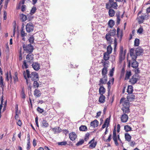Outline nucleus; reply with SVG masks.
Returning <instances> with one entry per match:
<instances>
[{
  "instance_id": "obj_59",
  "label": "nucleus",
  "mask_w": 150,
  "mask_h": 150,
  "mask_svg": "<svg viewBox=\"0 0 150 150\" xmlns=\"http://www.w3.org/2000/svg\"><path fill=\"white\" fill-rule=\"evenodd\" d=\"M27 146L26 149L27 150H29L30 148V142H27Z\"/></svg>"
},
{
  "instance_id": "obj_49",
  "label": "nucleus",
  "mask_w": 150,
  "mask_h": 150,
  "mask_svg": "<svg viewBox=\"0 0 150 150\" xmlns=\"http://www.w3.org/2000/svg\"><path fill=\"white\" fill-rule=\"evenodd\" d=\"M90 135V134L89 133H86L85 134L84 140L85 141H87L89 139V136Z\"/></svg>"
},
{
  "instance_id": "obj_7",
  "label": "nucleus",
  "mask_w": 150,
  "mask_h": 150,
  "mask_svg": "<svg viewBox=\"0 0 150 150\" xmlns=\"http://www.w3.org/2000/svg\"><path fill=\"white\" fill-rule=\"evenodd\" d=\"M139 79L140 76L139 75L137 74H135L129 79V82L131 84L134 85L137 82Z\"/></svg>"
},
{
  "instance_id": "obj_55",
  "label": "nucleus",
  "mask_w": 150,
  "mask_h": 150,
  "mask_svg": "<svg viewBox=\"0 0 150 150\" xmlns=\"http://www.w3.org/2000/svg\"><path fill=\"white\" fill-rule=\"evenodd\" d=\"M36 7H33L32 8V9H31V13L32 14H34L36 11Z\"/></svg>"
},
{
  "instance_id": "obj_28",
  "label": "nucleus",
  "mask_w": 150,
  "mask_h": 150,
  "mask_svg": "<svg viewBox=\"0 0 150 150\" xmlns=\"http://www.w3.org/2000/svg\"><path fill=\"white\" fill-rule=\"evenodd\" d=\"M105 89L103 86H100L99 88V92L100 95H103L105 92Z\"/></svg>"
},
{
  "instance_id": "obj_32",
  "label": "nucleus",
  "mask_w": 150,
  "mask_h": 150,
  "mask_svg": "<svg viewBox=\"0 0 150 150\" xmlns=\"http://www.w3.org/2000/svg\"><path fill=\"white\" fill-rule=\"evenodd\" d=\"M110 54L105 52L103 54V59L106 61L109 60L110 58Z\"/></svg>"
},
{
  "instance_id": "obj_54",
  "label": "nucleus",
  "mask_w": 150,
  "mask_h": 150,
  "mask_svg": "<svg viewBox=\"0 0 150 150\" xmlns=\"http://www.w3.org/2000/svg\"><path fill=\"white\" fill-rule=\"evenodd\" d=\"M143 31V29L142 27H140L137 30V32L139 34H142Z\"/></svg>"
},
{
  "instance_id": "obj_29",
  "label": "nucleus",
  "mask_w": 150,
  "mask_h": 150,
  "mask_svg": "<svg viewBox=\"0 0 150 150\" xmlns=\"http://www.w3.org/2000/svg\"><path fill=\"white\" fill-rule=\"evenodd\" d=\"M100 96L99 98V101L100 103H103L105 101V97L103 95H100Z\"/></svg>"
},
{
  "instance_id": "obj_37",
  "label": "nucleus",
  "mask_w": 150,
  "mask_h": 150,
  "mask_svg": "<svg viewBox=\"0 0 150 150\" xmlns=\"http://www.w3.org/2000/svg\"><path fill=\"white\" fill-rule=\"evenodd\" d=\"M80 131H86L87 130V127L85 125H81L79 128Z\"/></svg>"
},
{
  "instance_id": "obj_16",
  "label": "nucleus",
  "mask_w": 150,
  "mask_h": 150,
  "mask_svg": "<svg viewBox=\"0 0 150 150\" xmlns=\"http://www.w3.org/2000/svg\"><path fill=\"white\" fill-rule=\"evenodd\" d=\"M135 54L137 56H139L143 53V50L140 47H139L137 48L135 50Z\"/></svg>"
},
{
  "instance_id": "obj_10",
  "label": "nucleus",
  "mask_w": 150,
  "mask_h": 150,
  "mask_svg": "<svg viewBox=\"0 0 150 150\" xmlns=\"http://www.w3.org/2000/svg\"><path fill=\"white\" fill-rule=\"evenodd\" d=\"M34 25L33 24L30 22L27 24L26 27V30L28 33H30L34 29Z\"/></svg>"
},
{
  "instance_id": "obj_52",
  "label": "nucleus",
  "mask_w": 150,
  "mask_h": 150,
  "mask_svg": "<svg viewBox=\"0 0 150 150\" xmlns=\"http://www.w3.org/2000/svg\"><path fill=\"white\" fill-rule=\"evenodd\" d=\"M34 37L32 36L30 37L28 40L30 43H32L34 42Z\"/></svg>"
},
{
  "instance_id": "obj_31",
  "label": "nucleus",
  "mask_w": 150,
  "mask_h": 150,
  "mask_svg": "<svg viewBox=\"0 0 150 150\" xmlns=\"http://www.w3.org/2000/svg\"><path fill=\"white\" fill-rule=\"evenodd\" d=\"M108 11V14L110 16L112 17L114 16L115 14V12L112 8H110Z\"/></svg>"
},
{
  "instance_id": "obj_14",
  "label": "nucleus",
  "mask_w": 150,
  "mask_h": 150,
  "mask_svg": "<svg viewBox=\"0 0 150 150\" xmlns=\"http://www.w3.org/2000/svg\"><path fill=\"white\" fill-rule=\"evenodd\" d=\"M103 60H102L101 61V62L103 63V66L104 67L102 70V74L103 76H106V74L107 72V69L106 67V63L105 62H103Z\"/></svg>"
},
{
  "instance_id": "obj_9",
  "label": "nucleus",
  "mask_w": 150,
  "mask_h": 150,
  "mask_svg": "<svg viewBox=\"0 0 150 150\" xmlns=\"http://www.w3.org/2000/svg\"><path fill=\"white\" fill-rule=\"evenodd\" d=\"M116 128L115 127L113 131L112 139L113 140L115 145L117 146L119 145V144L117 142L118 135H116Z\"/></svg>"
},
{
  "instance_id": "obj_41",
  "label": "nucleus",
  "mask_w": 150,
  "mask_h": 150,
  "mask_svg": "<svg viewBox=\"0 0 150 150\" xmlns=\"http://www.w3.org/2000/svg\"><path fill=\"white\" fill-rule=\"evenodd\" d=\"M18 73L17 72H16L14 74V76L13 77L14 79V82L15 83L18 81V78L17 76Z\"/></svg>"
},
{
  "instance_id": "obj_34",
  "label": "nucleus",
  "mask_w": 150,
  "mask_h": 150,
  "mask_svg": "<svg viewBox=\"0 0 150 150\" xmlns=\"http://www.w3.org/2000/svg\"><path fill=\"white\" fill-rule=\"evenodd\" d=\"M125 140L128 142H130L131 140V137L128 133L125 134Z\"/></svg>"
},
{
  "instance_id": "obj_60",
  "label": "nucleus",
  "mask_w": 150,
  "mask_h": 150,
  "mask_svg": "<svg viewBox=\"0 0 150 150\" xmlns=\"http://www.w3.org/2000/svg\"><path fill=\"white\" fill-rule=\"evenodd\" d=\"M26 6L25 5H23L21 6V10L23 12H24L25 11Z\"/></svg>"
},
{
  "instance_id": "obj_21",
  "label": "nucleus",
  "mask_w": 150,
  "mask_h": 150,
  "mask_svg": "<svg viewBox=\"0 0 150 150\" xmlns=\"http://www.w3.org/2000/svg\"><path fill=\"white\" fill-rule=\"evenodd\" d=\"M110 122V119L108 118H106L105 120L104 124L102 125V126L101 127L102 129L106 127V126H107V128L108 126V125L109 124Z\"/></svg>"
},
{
  "instance_id": "obj_56",
  "label": "nucleus",
  "mask_w": 150,
  "mask_h": 150,
  "mask_svg": "<svg viewBox=\"0 0 150 150\" xmlns=\"http://www.w3.org/2000/svg\"><path fill=\"white\" fill-rule=\"evenodd\" d=\"M114 68H112L110 71V76H112L113 75L114 71Z\"/></svg>"
},
{
  "instance_id": "obj_40",
  "label": "nucleus",
  "mask_w": 150,
  "mask_h": 150,
  "mask_svg": "<svg viewBox=\"0 0 150 150\" xmlns=\"http://www.w3.org/2000/svg\"><path fill=\"white\" fill-rule=\"evenodd\" d=\"M115 24V22L113 20H110L108 23V25L110 28H112Z\"/></svg>"
},
{
  "instance_id": "obj_36",
  "label": "nucleus",
  "mask_w": 150,
  "mask_h": 150,
  "mask_svg": "<svg viewBox=\"0 0 150 150\" xmlns=\"http://www.w3.org/2000/svg\"><path fill=\"white\" fill-rule=\"evenodd\" d=\"M133 91V87L132 86L129 85L128 86L127 90V92L128 94L132 93Z\"/></svg>"
},
{
  "instance_id": "obj_5",
  "label": "nucleus",
  "mask_w": 150,
  "mask_h": 150,
  "mask_svg": "<svg viewBox=\"0 0 150 150\" xmlns=\"http://www.w3.org/2000/svg\"><path fill=\"white\" fill-rule=\"evenodd\" d=\"M126 51V50H125L124 51H123V47L122 46H120L119 57V63L120 64L122 63L123 61L125 59Z\"/></svg>"
},
{
  "instance_id": "obj_19",
  "label": "nucleus",
  "mask_w": 150,
  "mask_h": 150,
  "mask_svg": "<svg viewBox=\"0 0 150 150\" xmlns=\"http://www.w3.org/2000/svg\"><path fill=\"white\" fill-rule=\"evenodd\" d=\"M107 81V76H103V77L99 81V85L100 86L101 84H105Z\"/></svg>"
},
{
  "instance_id": "obj_38",
  "label": "nucleus",
  "mask_w": 150,
  "mask_h": 150,
  "mask_svg": "<svg viewBox=\"0 0 150 150\" xmlns=\"http://www.w3.org/2000/svg\"><path fill=\"white\" fill-rule=\"evenodd\" d=\"M107 52H105L106 53L110 54L112 52V48L111 47V45H109L108 46L107 49Z\"/></svg>"
},
{
  "instance_id": "obj_62",
  "label": "nucleus",
  "mask_w": 150,
  "mask_h": 150,
  "mask_svg": "<svg viewBox=\"0 0 150 150\" xmlns=\"http://www.w3.org/2000/svg\"><path fill=\"white\" fill-rule=\"evenodd\" d=\"M21 16H22V19L24 21L26 20V16L25 15L23 14H21Z\"/></svg>"
},
{
  "instance_id": "obj_53",
  "label": "nucleus",
  "mask_w": 150,
  "mask_h": 150,
  "mask_svg": "<svg viewBox=\"0 0 150 150\" xmlns=\"http://www.w3.org/2000/svg\"><path fill=\"white\" fill-rule=\"evenodd\" d=\"M0 85H1V87L3 89L4 87L3 79H2L0 80Z\"/></svg>"
},
{
  "instance_id": "obj_12",
  "label": "nucleus",
  "mask_w": 150,
  "mask_h": 150,
  "mask_svg": "<svg viewBox=\"0 0 150 150\" xmlns=\"http://www.w3.org/2000/svg\"><path fill=\"white\" fill-rule=\"evenodd\" d=\"M30 78H31V80L33 81H38L39 80L38 75V74L35 72H32L31 73Z\"/></svg>"
},
{
  "instance_id": "obj_51",
  "label": "nucleus",
  "mask_w": 150,
  "mask_h": 150,
  "mask_svg": "<svg viewBox=\"0 0 150 150\" xmlns=\"http://www.w3.org/2000/svg\"><path fill=\"white\" fill-rule=\"evenodd\" d=\"M37 111L40 113H42L44 112V110L40 107H38L37 109Z\"/></svg>"
},
{
  "instance_id": "obj_57",
  "label": "nucleus",
  "mask_w": 150,
  "mask_h": 150,
  "mask_svg": "<svg viewBox=\"0 0 150 150\" xmlns=\"http://www.w3.org/2000/svg\"><path fill=\"white\" fill-rule=\"evenodd\" d=\"M111 134H110L108 137V139H106L105 141L106 142H110L111 139Z\"/></svg>"
},
{
  "instance_id": "obj_26",
  "label": "nucleus",
  "mask_w": 150,
  "mask_h": 150,
  "mask_svg": "<svg viewBox=\"0 0 150 150\" xmlns=\"http://www.w3.org/2000/svg\"><path fill=\"white\" fill-rule=\"evenodd\" d=\"M99 123L98 121L97 120H95L91 122V126L95 128L98 126Z\"/></svg>"
},
{
  "instance_id": "obj_46",
  "label": "nucleus",
  "mask_w": 150,
  "mask_h": 150,
  "mask_svg": "<svg viewBox=\"0 0 150 150\" xmlns=\"http://www.w3.org/2000/svg\"><path fill=\"white\" fill-rule=\"evenodd\" d=\"M139 44V40L137 38L135 39L134 41V45L135 46H138Z\"/></svg>"
},
{
  "instance_id": "obj_39",
  "label": "nucleus",
  "mask_w": 150,
  "mask_h": 150,
  "mask_svg": "<svg viewBox=\"0 0 150 150\" xmlns=\"http://www.w3.org/2000/svg\"><path fill=\"white\" fill-rule=\"evenodd\" d=\"M42 126L45 127H47L49 125V124L47 122V121L45 120H42Z\"/></svg>"
},
{
  "instance_id": "obj_61",
  "label": "nucleus",
  "mask_w": 150,
  "mask_h": 150,
  "mask_svg": "<svg viewBox=\"0 0 150 150\" xmlns=\"http://www.w3.org/2000/svg\"><path fill=\"white\" fill-rule=\"evenodd\" d=\"M23 59V57H22V54L21 51H20L19 53V59L20 61L21 60Z\"/></svg>"
},
{
  "instance_id": "obj_48",
  "label": "nucleus",
  "mask_w": 150,
  "mask_h": 150,
  "mask_svg": "<svg viewBox=\"0 0 150 150\" xmlns=\"http://www.w3.org/2000/svg\"><path fill=\"white\" fill-rule=\"evenodd\" d=\"M58 145L59 146H63L66 145L67 144V142L66 141L61 142H59L57 143Z\"/></svg>"
},
{
  "instance_id": "obj_6",
  "label": "nucleus",
  "mask_w": 150,
  "mask_h": 150,
  "mask_svg": "<svg viewBox=\"0 0 150 150\" xmlns=\"http://www.w3.org/2000/svg\"><path fill=\"white\" fill-rule=\"evenodd\" d=\"M23 47L24 50L26 53L29 54L32 53L34 50L33 47L31 44L25 45L23 44Z\"/></svg>"
},
{
  "instance_id": "obj_63",
  "label": "nucleus",
  "mask_w": 150,
  "mask_h": 150,
  "mask_svg": "<svg viewBox=\"0 0 150 150\" xmlns=\"http://www.w3.org/2000/svg\"><path fill=\"white\" fill-rule=\"evenodd\" d=\"M38 117H36L35 118V122L36 124V125L37 127H39V126L38 125Z\"/></svg>"
},
{
  "instance_id": "obj_24",
  "label": "nucleus",
  "mask_w": 150,
  "mask_h": 150,
  "mask_svg": "<svg viewBox=\"0 0 150 150\" xmlns=\"http://www.w3.org/2000/svg\"><path fill=\"white\" fill-rule=\"evenodd\" d=\"M34 95L36 98H38L41 96V92L37 89H35L34 91Z\"/></svg>"
},
{
  "instance_id": "obj_4",
  "label": "nucleus",
  "mask_w": 150,
  "mask_h": 150,
  "mask_svg": "<svg viewBox=\"0 0 150 150\" xmlns=\"http://www.w3.org/2000/svg\"><path fill=\"white\" fill-rule=\"evenodd\" d=\"M108 0V3L106 4L105 8L107 9H109L110 8L117 9L118 5L117 2L114 1V0Z\"/></svg>"
},
{
  "instance_id": "obj_33",
  "label": "nucleus",
  "mask_w": 150,
  "mask_h": 150,
  "mask_svg": "<svg viewBox=\"0 0 150 150\" xmlns=\"http://www.w3.org/2000/svg\"><path fill=\"white\" fill-rule=\"evenodd\" d=\"M4 102V99L3 96H2L1 98V104L0 105V118L1 117V110L3 107V105Z\"/></svg>"
},
{
  "instance_id": "obj_58",
  "label": "nucleus",
  "mask_w": 150,
  "mask_h": 150,
  "mask_svg": "<svg viewBox=\"0 0 150 150\" xmlns=\"http://www.w3.org/2000/svg\"><path fill=\"white\" fill-rule=\"evenodd\" d=\"M7 13L5 11H4V19L5 20L7 18Z\"/></svg>"
},
{
  "instance_id": "obj_47",
  "label": "nucleus",
  "mask_w": 150,
  "mask_h": 150,
  "mask_svg": "<svg viewBox=\"0 0 150 150\" xmlns=\"http://www.w3.org/2000/svg\"><path fill=\"white\" fill-rule=\"evenodd\" d=\"M84 142V140L83 139H81L77 142L76 145V146H78L82 145Z\"/></svg>"
},
{
  "instance_id": "obj_20",
  "label": "nucleus",
  "mask_w": 150,
  "mask_h": 150,
  "mask_svg": "<svg viewBox=\"0 0 150 150\" xmlns=\"http://www.w3.org/2000/svg\"><path fill=\"white\" fill-rule=\"evenodd\" d=\"M135 97V96L133 94H129L127 96V99L129 101H134Z\"/></svg>"
},
{
  "instance_id": "obj_50",
  "label": "nucleus",
  "mask_w": 150,
  "mask_h": 150,
  "mask_svg": "<svg viewBox=\"0 0 150 150\" xmlns=\"http://www.w3.org/2000/svg\"><path fill=\"white\" fill-rule=\"evenodd\" d=\"M125 72V69L124 67H123L122 69L121 72V74L120 77V78H122L124 76V74Z\"/></svg>"
},
{
  "instance_id": "obj_35",
  "label": "nucleus",
  "mask_w": 150,
  "mask_h": 150,
  "mask_svg": "<svg viewBox=\"0 0 150 150\" xmlns=\"http://www.w3.org/2000/svg\"><path fill=\"white\" fill-rule=\"evenodd\" d=\"M108 33L111 36H114L116 35V30L114 28L113 30H110L109 31V33Z\"/></svg>"
},
{
  "instance_id": "obj_45",
  "label": "nucleus",
  "mask_w": 150,
  "mask_h": 150,
  "mask_svg": "<svg viewBox=\"0 0 150 150\" xmlns=\"http://www.w3.org/2000/svg\"><path fill=\"white\" fill-rule=\"evenodd\" d=\"M33 81V87L35 88H38L39 86V84L37 82V81L35 80Z\"/></svg>"
},
{
  "instance_id": "obj_44",
  "label": "nucleus",
  "mask_w": 150,
  "mask_h": 150,
  "mask_svg": "<svg viewBox=\"0 0 150 150\" xmlns=\"http://www.w3.org/2000/svg\"><path fill=\"white\" fill-rule=\"evenodd\" d=\"M26 80V83L28 88H29L30 89H31V84L30 83V81L28 80V79H25Z\"/></svg>"
},
{
  "instance_id": "obj_8",
  "label": "nucleus",
  "mask_w": 150,
  "mask_h": 150,
  "mask_svg": "<svg viewBox=\"0 0 150 150\" xmlns=\"http://www.w3.org/2000/svg\"><path fill=\"white\" fill-rule=\"evenodd\" d=\"M149 16V15L148 14L143 13L140 16L137 18V20L138 22L139 23H142L144 20L147 19Z\"/></svg>"
},
{
  "instance_id": "obj_13",
  "label": "nucleus",
  "mask_w": 150,
  "mask_h": 150,
  "mask_svg": "<svg viewBox=\"0 0 150 150\" xmlns=\"http://www.w3.org/2000/svg\"><path fill=\"white\" fill-rule=\"evenodd\" d=\"M88 144H90L89 148L92 149L96 147L97 144V142L95 141L94 139L93 138L89 142Z\"/></svg>"
},
{
  "instance_id": "obj_18",
  "label": "nucleus",
  "mask_w": 150,
  "mask_h": 150,
  "mask_svg": "<svg viewBox=\"0 0 150 150\" xmlns=\"http://www.w3.org/2000/svg\"><path fill=\"white\" fill-rule=\"evenodd\" d=\"M126 113H123V114L121 115V121L122 122H126L128 120V116Z\"/></svg>"
},
{
  "instance_id": "obj_30",
  "label": "nucleus",
  "mask_w": 150,
  "mask_h": 150,
  "mask_svg": "<svg viewBox=\"0 0 150 150\" xmlns=\"http://www.w3.org/2000/svg\"><path fill=\"white\" fill-rule=\"evenodd\" d=\"M21 35V37H24L27 35V33H25V29L24 28V26H23L21 27L20 31Z\"/></svg>"
},
{
  "instance_id": "obj_64",
  "label": "nucleus",
  "mask_w": 150,
  "mask_h": 150,
  "mask_svg": "<svg viewBox=\"0 0 150 150\" xmlns=\"http://www.w3.org/2000/svg\"><path fill=\"white\" fill-rule=\"evenodd\" d=\"M33 146L34 147H35L37 145L36 140H35V139H34L33 140Z\"/></svg>"
},
{
  "instance_id": "obj_2",
  "label": "nucleus",
  "mask_w": 150,
  "mask_h": 150,
  "mask_svg": "<svg viewBox=\"0 0 150 150\" xmlns=\"http://www.w3.org/2000/svg\"><path fill=\"white\" fill-rule=\"evenodd\" d=\"M34 59V55L32 53L28 54L26 57V59L23 62L22 68L23 69H27L29 67L30 64L33 62Z\"/></svg>"
},
{
  "instance_id": "obj_11",
  "label": "nucleus",
  "mask_w": 150,
  "mask_h": 150,
  "mask_svg": "<svg viewBox=\"0 0 150 150\" xmlns=\"http://www.w3.org/2000/svg\"><path fill=\"white\" fill-rule=\"evenodd\" d=\"M117 35L118 38L119 39L120 41H121L123 36V32L122 30H120L119 27L117 28Z\"/></svg>"
},
{
  "instance_id": "obj_22",
  "label": "nucleus",
  "mask_w": 150,
  "mask_h": 150,
  "mask_svg": "<svg viewBox=\"0 0 150 150\" xmlns=\"http://www.w3.org/2000/svg\"><path fill=\"white\" fill-rule=\"evenodd\" d=\"M111 36L109 34L107 33L105 36V38L109 44H111L112 42L111 38Z\"/></svg>"
},
{
  "instance_id": "obj_3",
  "label": "nucleus",
  "mask_w": 150,
  "mask_h": 150,
  "mask_svg": "<svg viewBox=\"0 0 150 150\" xmlns=\"http://www.w3.org/2000/svg\"><path fill=\"white\" fill-rule=\"evenodd\" d=\"M125 100V98H122L120 100V104H122L123 106L122 110L123 113H128L129 112L130 103L128 101Z\"/></svg>"
},
{
  "instance_id": "obj_42",
  "label": "nucleus",
  "mask_w": 150,
  "mask_h": 150,
  "mask_svg": "<svg viewBox=\"0 0 150 150\" xmlns=\"http://www.w3.org/2000/svg\"><path fill=\"white\" fill-rule=\"evenodd\" d=\"M21 97L22 98L25 99V91L24 88H23L22 89L21 94Z\"/></svg>"
},
{
  "instance_id": "obj_17",
  "label": "nucleus",
  "mask_w": 150,
  "mask_h": 150,
  "mask_svg": "<svg viewBox=\"0 0 150 150\" xmlns=\"http://www.w3.org/2000/svg\"><path fill=\"white\" fill-rule=\"evenodd\" d=\"M69 138L72 141L75 140L77 138L76 134L74 132H72L69 133Z\"/></svg>"
},
{
  "instance_id": "obj_15",
  "label": "nucleus",
  "mask_w": 150,
  "mask_h": 150,
  "mask_svg": "<svg viewBox=\"0 0 150 150\" xmlns=\"http://www.w3.org/2000/svg\"><path fill=\"white\" fill-rule=\"evenodd\" d=\"M32 64V67L36 71H38L40 69V64L38 62L33 63Z\"/></svg>"
},
{
  "instance_id": "obj_23",
  "label": "nucleus",
  "mask_w": 150,
  "mask_h": 150,
  "mask_svg": "<svg viewBox=\"0 0 150 150\" xmlns=\"http://www.w3.org/2000/svg\"><path fill=\"white\" fill-rule=\"evenodd\" d=\"M23 75L25 79L29 78L30 76V71L28 70L27 69L26 71H24L23 73Z\"/></svg>"
},
{
  "instance_id": "obj_25",
  "label": "nucleus",
  "mask_w": 150,
  "mask_h": 150,
  "mask_svg": "<svg viewBox=\"0 0 150 150\" xmlns=\"http://www.w3.org/2000/svg\"><path fill=\"white\" fill-rule=\"evenodd\" d=\"M132 75V72L130 71H126L124 80H127L129 79L130 76Z\"/></svg>"
},
{
  "instance_id": "obj_1",
  "label": "nucleus",
  "mask_w": 150,
  "mask_h": 150,
  "mask_svg": "<svg viewBox=\"0 0 150 150\" xmlns=\"http://www.w3.org/2000/svg\"><path fill=\"white\" fill-rule=\"evenodd\" d=\"M134 49H131L130 50V55L131 57V59L128 60L127 59L128 62L127 66L129 68H130L131 66L133 68L136 69L138 67L139 63L136 61L137 57L134 54Z\"/></svg>"
},
{
  "instance_id": "obj_27",
  "label": "nucleus",
  "mask_w": 150,
  "mask_h": 150,
  "mask_svg": "<svg viewBox=\"0 0 150 150\" xmlns=\"http://www.w3.org/2000/svg\"><path fill=\"white\" fill-rule=\"evenodd\" d=\"M9 79L11 81L12 80V77L10 71L9 73L7 72L6 74V80L7 81H9Z\"/></svg>"
},
{
  "instance_id": "obj_43",
  "label": "nucleus",
  "mask_w": 150,
  "mask_h": 150,
  "mask_svg": "<svg viewBox=\"0 0 150 150\" xmlns=\"http://www.w3.org/2000/svg\"><path fill=\"white\" fill-rule=\"evenodd\" d=\"M124 129L126 132H127L131 130L132 128L129 125H126L124 126Z\"/></svg>"
}]
</instances>
